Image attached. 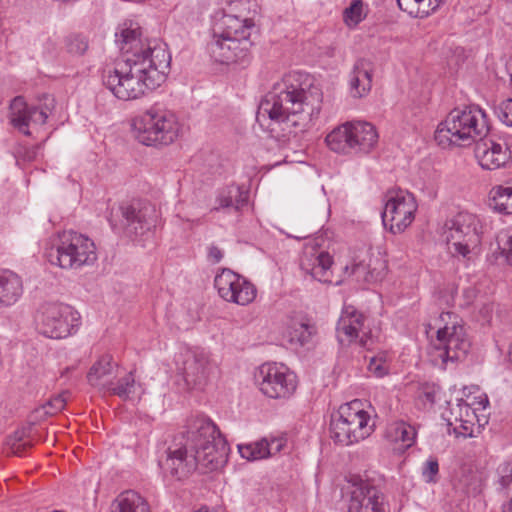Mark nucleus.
<instances>
[{"mask_svg": "<svg viewBox=\"0 0 512 512\" xmlns=\"http://www.w3.org/2000/svg\"><path fill=\"white\" fill-rule=\"evenodd\" d=\"M490 207L501 214H512V187L495 186L490 191Z\"/></svg>", "mask_w": 512, "mask_h": 512, "instance_id": "28", "label": "nucleus"}, {"mask_svg": "<svg viewBox=\"0 0 512 512\" xmlns=\"http://www.w3.org/2000/svg\"><path fill=\"white\" fill-rule=\"evenodd\" d=\"M376 269H373L372 271H368L366 273V266L362 263H356L352 266V274H356L358 276L364 275V278L366 281H369L370 278H374V271Z\"/></svg>", "mask_w": 512, "mask_h": 512, "instance_id": "45", "label": "nucleus"}, {"mask_svg": "<svg viewBox=\"0 0 512 512\" xmlns=\"http://www.w3.org/2000/svg\"><path fill=\"white\" fill-rule=\"evenodd\" d=\"M138 141L146 146L169 145L179 134L175 114L160 104H154L133 120Z\"/></svg>", "mask_w": 512, "mask_h": 512, "instance_id": "6", "label": "nucleus"}, {"mask_svg": "<svg viewBox=\"0 0 512 512\" xmlns=\"http://www.w3.org/2000/svg\"><path fill=\"white\" fill-rule=\"evenodd\" d=\"M134 388L135 379L132 372H130L126 374L124 377L120 378L117 382L113 381V385H111V387H108L106 391L126 400L130 398L131 394L134 393Z\"/></svg>", "mask_w": 512, "mask_h": 512, "instance_id": "33", "label": "nucleus"}, {"mask_svg": "<svg viewBox=\"0 0 512 512\" xmlns=\"http://www.w3.org/2000/svg\"><path fill=\"white\" fill-rule=\"evenodd\" d=\"M216 202L218 206L213 210H219L220 208H234L239 211L248 202V194L243 191L239 186L230 185L218 192Z\"/></svg>", "mask_w": 512, "mask_h": 512, "instance_id": "27", "label": "nucleus"}, {"mask_svg": "<svg viewBox=\"0 0 512 512\" xmlns=\"http://www.w3.org/2000/svg\"><path fill=\"white\" fill-rule=\"evenodd\" d=\"M48 259L51 264L63 269H78L94 263L97 259L96 247L87 236L74 231H64L59 234L55 248L49 251Z\"/></svg>", "mask_w": 512, "mask_h": 512, "instance_id": "10", "label": "nucleus"}, {"mask_svg": "<svg viewBox=\"0 0 512 512\" xmlns=\"http://www.w3.org/2000/svg\"><path fill=\"white\" fill-rule=\"evenodd\" d=\"M439 472L438 460L435 457H430L423 466L422 475L426 482L435 483L436 476Z\"/></svg>", "mask_w": 512, "mask_h": 512, "instance_id": "42", "label": "nucleus"}, {"mask_svg": "<svg viewBox=\"0 0 512 512\" xmlns=\"http://www.w3.org/2000/svg\"><path fill=\"white\" fill-rule=\"evenodd\" d=\"M66 398L64 394H58L52 397L44 405L35 410L36 418L42 419L46 416H53L62 411L66 406Z\"/></svg>", "mask_w": 512, "mask_h": 512, "instance_id": "35", "label": "nucleus"}, {"mask_svg": "<svg viewBox=\"0 0 512 512\" xmlns=\"http://www.w3.org/2000/svg\"><path fill=\"white\" fill-rule=\"evenodd\" d=\"M201 458L199 454L191 452L190 448L184 443L180 447L168 449L164 467L171 476L181 480L197 469L202 472L211 471L204 467Z\"/></svg>", "mask_w": 512, "mask_h": 512, "instance_id": "21", "label": "nucleus"}, {"mask_svg": "<svg viewBox=\"0 0 512 512\" xmlns=\"http://www.w3.org/2000/svg\"><path fill=\"white\" fill-rule=\"evenodd\" d=\"M389 434L393 441L402 443L405 448H410L415 443L417 435L415 428L404 421L391 425Z\"/></svg>", "mask_w": 512, "mask_h": 512, "instance_id": "31", "label": "nucleus"}, {"mask_svg": "<svg viewBox=\"0 0 512 512\" xmlns=\"http://www.w3.org/2000/svg\"><path fill=\"white\" fill-rule=\"evenodd\" d=\"M53 99H50L51 105L45 103L43 106H28L22 96H16L10 103V122L24 135L29 136L28 129L30 123L43 125L46 123L49 112L52 109Z\"/></svg>", "mask_w": 512, "mask_h": 512, "instance_id": "19", "label": "nucleus"}, {"mask_svg": "<svg viewBox=\"0 0 512 512\" xmlns=\"http://www.w3.org/2000/svg\"><path fill=\"white\" fill-rule=\"evenodd\" d=\"M208 353L201 349L187 352L183 363L184 378L187 383L202 385L210 371Z\"/></svg>", "mask_w": 512, "mask_h": 512, "instance_id": "22", "label": "nucleus"}, {"mask_svg": "<svg viewBox=\"0 0 512 512\" xmlns=\"http://www.w3.org/2000/svg\"><path fill=\"white\" fill-rule=\"evenodd\" d=\"M47 53L52 54L56 50V43L51 38H47Z\"/></svg>", "mask_w": 512, "mask_h": 512, "instance_id": "50", "label": "nucleus"}, {"mask_svg": "<svg viewBox=\"0 0 512 512\" xmlns=\"http://www.w3.org/2000/svg\"><path fill=\"white\" fill-rule=\"evenodd\" d=\"M301 73L285 75L273 85L259 106V113L281 126L286 134L304 131L320 112L322 94L302 81Z\"/></svg>", "mask_w": 512, "mask_h": 512, "instance_id": "2", "label": "nucleus"}, {"mask_svg": "<svg viewBox=\"0 0 512 512\" xmlns=\"http://www.w3.org/2000/svg\"><path fill=\"white\" fill-rule=\"evenodd\" d=\"M489 132L487 115L480 107L466 106L453 109L437 127L435 140L439 145L465 146L477 142Z\"/></svg>", "mask_w": 512, "mask_h": 512, "instance_id": "4", "label": "nucleus"}, {"mask_svg": "<svg viewBox=\"0 0 512 512\" xmlns=\"http://www.w3.org/2000/svg\"><path fill=\"white\" fill-rule=\"evenodd\" d=\"M503 512H512V498L503 506Z\"/></svg>", "mask_w": 512, "mask_h": 512, "instance_id": "51", "label": "nucleus"}, {"mask_svg": "<svg viewBox=\"0 0 512 512\" xmlns=\"http://www.w3.org/2000/svg\"><path fill=\"white\" fill-rule=\"evenodd\" d=\"M80 323V314L64 303H46L41 307L38 316L40 333L52 339H62L74 334Z\"/></svg>", "mask_w": 512, "mask_h": 512, "instance_id": "12", "label": "nucleus"}, {"mask_svg": "<svg viewBox=\"0 0 512 512\" xmlns=\"http://www.w3.org/2000/svg\"><path fill=\"white\" fill-rule=\"evenodd\" d=\"M238 451L242 458L249 461L266 458L269 456L268 440L262 439L254 443L238 445Z\"/></svg>", "mask_w": 512, "mask_h": 512, "instance_id": "32", "label": "nucleus"}, {"mask_svg": "<svg viewBox=\"0 0 512 512\" xmlns=\"http://www.w3.org/2000/svg\"><path fill=\"white\" fill-rule=\"evenodd\" d=\"M499 249L506 261L512 265V230H508L499 237Z\"/></svg>", "mask_w": 512, "mask_h": 512, "instance_id": "41", "label": "nucleus"}, {"mask_svg": "<svg viewBox=\"0 0 512 512\" xmlns=\"http://www.w3.org/2000/svg\"><path fill=\"white\" fill-rule=\"evenodd\" d=\"M450 413L454 416L455 422H464V416L468 417L473 411L463 399H460L456 405L450 407Z\"/></svg>", "mask_w": 512, "mask_h": 512, "instance_id": "43", "label": "nucleus"}, {"mask_svg": "<svg viewBox=\"0 0 512 512\" xmlns=\"http://www.w3.org/2000/svg\"><path fill=\"white\" fill-rule=\"evenodd\" d=\"M121 226L124 234L133 241H144L152 235L157 223L155 208L147 203L134 202L121 205Z\"/></svg>", "mask_w": 512, "mask_h": 512, "instance_id": "15", "label": "nucleus"}, {"mask_svg": "<svg viewBox=\"0 0 512 512\" xmlns=\"http://www.w3.org/2000/svg\"><path fill=\"white\" fill-rule=\"evenodd\" d=\"M233 22L221 35L214 34L208 50L215 62L220 64L244 63L249 56L250 31L254 28L251 20L244 21L228 17Z\"/></svg>", "mask_w": 512, "mask_h": 512, "instance_id": "7", "label": "nucleus"}, {"mask_svg": "<svg viewBox=\"0 0 512 512\" xmlns=\"http://www.w3.org/2000/svg\"><path fill=\"white\" fill-rule=\"evenodd\" d=\"M368 370L377 378L386 376L389 372L386 354L381 353L371 357L368 364Z\"/></svg>", "mask_w": 512, "mask_h": 512, "instance_id": "39", "label": "nucleus"}, {"mask_svg": "<svg viewBox=\"0 0 512 512\" xmlns=\"http://www.w3.org/2000/svg\"><path fill=\"white\" fill-rule=\"evenodd\" d=\"M116 365L113 364L112 357L102 356L89 370L87 379L90 385L99 390L106 391L108 387L113 385Z\"/></svg>", "mask_w": 512, "mask_h": 512, "instance_id": "23", "label": "nucleus"}, {"mask_svg": "<svg viewBox=\"0 0 512 512\" xmlns=\"http://www.w3.org/2000/svg\"><path fill=\"white\" fill-rule=\"evenodd\" d=\"M474 153L485 170L505 168L512 164V140L489 131L477 140Z\"/></svg>", "mask_w": 512, "mask_h": 512, "instance_id": "16", "label": "nucleus"}, {"mask_svg": "<svg viewBox=\"0 0 512 512\" xmlns=\"http://www.w3.org/2000/svg\"><path fill=\"white\" fill-rule=\"evenodd\" d=\"M447 243L455 255L469 258L481 243L482 224L477 215L461 211L445 222Z\"/></svg>", "mask_w": 512, "mask_h": 512, "instance_id": "11", "label": "nucleus"}, {"mask_svg": "<svg viewBox=\"0 0 512 512\" xmlns=\"http://www.w3.org/2000/svg\"><path fill=\"white\" fill-rule=\"evenodd\" d=\"M24 431H16L7 442L10 445L11 453L17 456H22L28 447L31 446L30 442H24Z\"/></svg>", "mask_w": 512, "mask_h": 512, "instance_id": "40", "label": "nucleus"}, {"mask_svg": "<svg viewBox=\"0 0 512 512\" xmlns=\"http://www.w3.org/2000/svg\"><path fill=\"white\" fill-rule=\"evenodd\" d=\"M434 2H435V4L431 8L432 10H435L439 6L440 3L444 2V0H434Z\"/></svg>", "mask_w": 512, "mask_h": 512, "instance_id": "52", "label": "nucleus"}, {"mask_svg": "<svg viewBox=\"0 0 512 512\" xmlns=\"http://www.w3.org/2000/svg\"><path fill=\"white\" fill-rule=\"evenodd\" d=\"M122 60L103 71V85L119 100L142 97L159 87L170 69L171 55L164 43L143 42L137 29H123L120 34Z\"/></svg>", "mask_w": 512, "mask_h": 512, "instance_id": "1", "label": "nucleus"}, {"mask_svg": "<svg viewBox=\"0 0 512 512\" xmlns=\"http://www.w3.org/2000/svg\"><path fill=\"white\" fill-rule=\"evenodd\" d=\"M470 424H471V422L467 419H464V422H460V427L463 429V432H462L463 434L471 435Z\"/></svg>", "mask_w": 512, "mask_h": 512, "instance_id": "49", "label": "nucleus"}, {"mask_svg": "<svg viewBox=\"0 0 512 512\" xmlns=\"http://www.w3.org/2000/svg\"><path fill=\"white\" fill-rule=\"evenodd\" d=\"M208 256L214 263H218L223 258V253L217 246L212 245L209 247Z\"/></svg>", "mask_w": 512, "mask_h": 512, "instance_id": "48", "label": "nucleus"}, {"mask_svg": "<svg viewBox=\"0 0 512 512\" xmlns=\"http://www.w3.org/2000/svg\"><path fill=\"white\" fill-rule=\"evenodd\" d=\"M284 443L285 441L283 438H272L270 441H268L269 456L279 453L282 450Z\"/></svg>", "mask_w": 512, "mask_h": 512, "instance_id": "46", "label": "nucleus"}, {"mask_svg": "<svg viewBox=\"0 0 512 512\" xmlns=\"http://www.w3.org/2000/svg\"><path fill=\"white\" fill-rule=\"evenodd\" d=\"M260 391L271 399H288L296 391L297 377L283 364L264 363L255 375Z\"/></svg>", "mask_w": 512, "mask_h": 512, "instance_id": "14", "label": "nucleus"}, {"mask_svg": "<svg viewBox=\"0 0 512 512\" xmlns=\"http://www.w3.org/2000/svg\"><path fill=\"white\" fill-rule=\"evenodd\" d=\"M382 223L393 234L404 232L414 221L418 205L414 195L405 190H389L385 195Z\"/></svg>", "mask_w": 512, "mask_h": 512, "instance_id": "13", "label": "nucleus"}, {"mask_svg": "<svg viewBox=\"0 0 512 512\" xmlns=\"http://www.w3.org/2000/svg\"><path fill=\"white\" fill-rule=\"evenodd\" d=\"M374 125L365 121L345 122L333 129L325 138L327 146L344 155L368 154L378 143Z\"/></svg>", "mask_w": 512, "mask_h": 512, "instance_id": "9", "label": "nucleus"}, {"mask_svg": "<svg viewBox=\"0 0 512 512\" xmlns=\"http://www.w3.org/2000/svg\"><path fill=\"white\" fill-rule=\"evenodd\" d=\"M365 17L366 13L364 12V2L362 0H352L350 5L343 11L344 22L350 27L358 25Z\"/></svg>", "mask_w": 512, "mask_h": 512, "instance_id": "36", "label": "nucleus"}, {"mask_svg": "<svg viewBox=\"0 0 512 512\" xmlns=\"http://www.w3.org/2000/svg\"><path fill=\"white\" fill-rule=\"evenodd\" d=\"M67 52L72 55L81 56L88 49V40L80 34H72L65 39Z\"/></svg>", "mask_w": 512, "mask_h": 512, "instance_id": "38", "label": "nucleus"}, {"mask_svg": "<svg viewBox=\"0 0 512 512\" xmlns=\"http://www.w3.org/2000/svg\"><path fill=\"white\" fill-rule=\"evenodd\" d=\"M350 93L355 98L368 94L372 86L370 63L364 59L358 60L350 74Z\"/></svg>", "mask_w": 512, "mask_h": 512, "instance_id": "24", "label": "nucleus"}, {"mask_svg": "<svg viewBox=\"0 0 512 512\" xmlns=\"http://www.w3.org/2000/svg\"><path fill=\"white\" fill-rule=\"evenodd\" d=\"M183 439L191 452L202 457L204 467L215 470L226 461L229 446L216 424L204 415L187 419Z\"/></svg>", "mask_w": 512, "mask_h": 512, "instance_id": "3", "label": "nucleus"}, {"mask_svg": "<svg viewBox=\"0 0 512 512\" xmlns=\"http://www.w3.org/2000/svg\"><path fill=\"white\" fill-rule=\"evenodd\" d=\"M348 512H389L384 494L368 481L353 485Z\"/></svg>", "mask_w": 512, "mask_h": 512, "instance_id": "20", "label": "nucleus"}, {"mask_svg": "<svg viewBox=\"0 0 512 512\" xmlns=\"http://www.w3.org/2000/svg\"><path fill=\"white\" fill-rule=\"evenodd\" d=\"M496 476L497 490L507 494L512 489V460L499 464Z\"/></svg>", "mask_w": 512, "mask_h": 512, "instance_id": "37", "label": "nucleus"}, {"mask_svg": "<svg viewBox=\"0 0 512 512\" xmlns=\"http://www.w3.org/2000/svg\"><path fill=\"white\" fill-rule=\"evenodd\" d=\"M332 262V257L328 253L321 252L314 258L311 268L305 267L303 262L301 267L306 273L310 274L313 279L323 283H331V279L328 277V271Z\"/></svg>", "mask_w": 512, "mask_h": 512, "instance_id": "29", "label": "nucleus"}, {"mask_svg": "<svg viewBox=\"0 0 512 512\" xmlns=\"http://www.w3.org/2000/svg\"><path fill=\"white\" fill-rule=\"evenodd\" d=\"M369 421L370 415L364 410L360 400L345 403L331 414L330 437L342 446L357 443L371 434L373 429Z\"/></svg>", "mask_w": 512, "mask_h": 512, "instance_id": "8", "label": "nucleus"}, {"mask_svg": "<svg viewBox=\"0 0 512 512\" xmlns=\"http://www.w3.org/2000/svg\"><path fill=\"white\" fill-rule=\"evenodd\" d=\"M435 397H436V393L431 388H424L419 394V398L423 399L425 402H427L429 404L435 403Z\"/></svg>", "mask_w": 512, "mask_h": 512, "instance_id": "47", "label": "nucleus"}, {"mask_svg": "<svg viewBox=\"0 0 512 512\" xmlns=\"http://www.w3.org/2000/svg\"><path fill=\"white\" fill-rule=\"evenodd\" d=\"M365 317L354 307H346L343 309L341 316L337 322L336 334L341 345H350L357 341L361 347L370 350L374 341L370 332H363L359 337V332L364 327Z\"/></svg>", "mask_w": 512, "mask_h": 512, "instance_id": "18", "label": "nucleus"}, {"mask_svg": "<svg viewBox=\"0 0 512 512\" xmlns=\"http://www.w3.org/2000/svg\"><path fill=\"white\" fill-rule=\"evenodd\" d=\"M110 512H149V506L137 492L128 490L112 502Z\"/></svg>", "mask_w": 512, "mask_h": 512, "instance_id": "26", "label": "nucleus"}, {"mask_svg": "<svg viewBox=\"0 0 512 512\" xmlns=\"http://www.w3.org/2000/svg\"><path fill=\"white\" fill-rule=\"evenodd\" d=\"M439 320L444 325L438 327L436 338L431 341L427 353L433 366L445 369L448 362L465 359L471 342L457 315L445 312L440 315Z\"/></svg>", "mask_w": 512, "mask_h": 512, "instance_id": "5", "label": "nucleus"}, {"mask_svg": "<svg viewBox=\"0 0 512 512\" xmlns=\"http://www.w3.org/2000/svg\"><path fill=\"white\" fill-rule=\"evenodd\" d=\"M424 0H397L399 8L409 14H413L416 5H419Z\"/></svg>", "mask_w": 512, "mask_h": 512, "instance_id": "44", "label": "nucleus"}, {"mask_svg": "<svg viewBox=\"0 0 512 512\" xmlns=\"http://www.w3.org/2000/svg\"><path fill=\"white\" fill-rule=\"evenodd\" d=\"M506 70L509 74L510 85L512 87V58L506 63ZM495 114L503 124L512 127V97L502 101L495 108Z\"/></svg>", "mask_w": 512, "mask_h": 512, "instance_id": "34", "label": "nucleus"}, {"mask_svg": "<svg viewBox=\"0 0 512 512\" xmlns=\"http://www.w3.org/2000/svg\"><path fill=\"white\" fill-rule=\"evenodd\" d=\"M23 292L20 277L12 271H0V306L15 304Z\"/></svg>", "mask_w": 512, "mask_h": 512, "instance_id": "25", "label": "nucleus"}, {"mask_svg": "<svg viewBox=\"0 0 512 512\" xmlns=\"http://www.w3.org/2000/svg\"><path fill=\"white\" fill-rule=\"evenodd\" d=\"M315 327L303 321H294L288 328L287 338L294 347H302L310 342Z\"/></svg>", "mask_w": 512, "mask_h": 512, "instance_id": "30", "label": "nucleus"}, {"mask_svg": "<svg viewBox=\"0 0 512 512\" xmlns=\"http://www.w3.org/2000/svg\"><path fill=\"white\" fill-rule=\"evenodd\" d=\"M447 421H448V425H450V426H451V425H453V420H452V418H448V419H447Z\"/></svg>", "mask_w": 512, "mask_h": 512, "instance_id": "53", "label": "nucleus"}, {"mask_svg": "<svg viewBox=\"0 0 512 512\" xmlns=\"http://www.w3.org/2000/svg\"><path fill=\"white\" fill-rule=\"evenodd\" d=\"M214 286L222 299L238 305H247L256 297L254 285L230 269H223L215 276Z\"/></svg>", "mask_w": 512, "mask_h": 512, "instance_id": "17", "label": "nucleus"}]
</instances>
